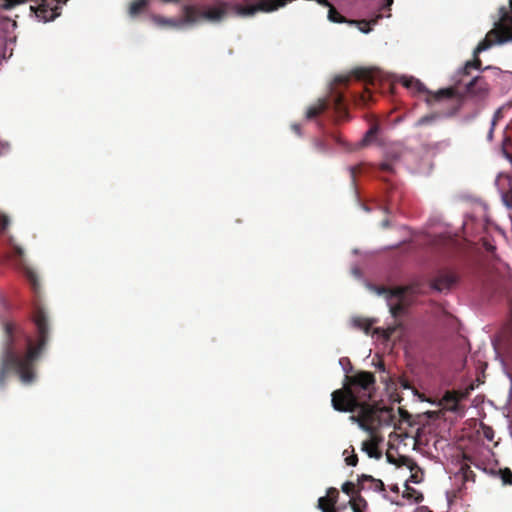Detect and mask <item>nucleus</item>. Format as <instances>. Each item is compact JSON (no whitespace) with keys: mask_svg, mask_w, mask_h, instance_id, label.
<instances>
[{"mask_svg":"<svg viewBox=\"0 0 512 512\" xmlns=\"http://www.w3.org/2000/svg\"><path fill=\"white\" fill-rule=\"evenodd\" d=\"M31 320L35 326L34 338L15 320L1 323L0 390L5 388L10 373L25 385L36 380V364L47 347L51 329L48 314L39 303L34 305Z\"/></svg>","mask_w":512,"mask_h":512,"instance_id":"nucleus-1","label":"nucleus"},{"mask_svg":"<svg viewBox=\"0 0 512 512\" xmlns=\"http://www.w3.org/2000/svg\"><path fill=\"white\" fill-rule=\"evenodd\" d=\"M375 390L376 378L372 372L359 371L354 375H346L343 387L331 394L332 407L339 412L358 411L357 415H351L349 419L364 431L371 432L376 422L396 426L393 408H379L369 404Z\"/></svg>","mask_w":512,"mask_h":512,"instance_id":"nucleus-2","label":"nucleus"},{"mask_svg":"<svg viewBox=\"0 0 512 512\" xmlns=\"http://www.w3.org/2000/svg\"><path fill=\"white\" fill-rule=\"evenodd\" d=\"M191 7L195 9V24L200 21L219 23L228 16L250 17L261 11L259 2L249 4L247 0H217L212 5H191Z\"/></svg>","mask_w":512,"mask_h":512,"instance_id":"nucleus-3","label":"nucleus"},{"mask_svg":"<svg viewBox=\"0 0 512 512\" xmlns=\"http://www.w3.org/2000/svg\"><path fill=\"white\" fill-rule=\"evenodd\" d=\"M400 82L405 88L411 90L412 92L426 93L427 94L426 102L428 104H432L433 102H437V101H442L444 99L452 100L453 106L445 114L446 117L455 116L461 110V108L463 106L464 96L459 95L457 93L456 89L453 87L440 89L437 92H431L426 89V87L420 80H418L412 76H410V77L402 76L400 78Z\"/></svg>","mask_w":512,"mask_h":512,"instance_id":"nucleus-4","label":"nucleus"},{"mask_svg":"<svg viewBox=\"0 0 512 512\" xmlns=\"http://www.w3.org/2000/svg\"><path fill=\"white\" fill-rule=\"evenodd\" d=\"M330 105H332L338 121L344 120L348 116V110L344 96L341 93H335L332 96L330 102L319 99L316 104L308 107L306 110V118L309 120L316 118L324 111H326Z\"/></svg>","mask_w":512,"mask_h":512,"instance_id":"nucleus-5","label":"nucleus"},{"mask_svg":"<svg viewBox=\"0 0 512 512\" xmlns=\"http://www.w3.org/2000/svg\"><path fill=\"white\" fill-rule=\"evenodd\" d=\"M407 287H396L394 289L382 288L379 292L386 295L391 315L397 318L405 313L408 302L406 300Z\"/></svg>","mask_w":512,"mask_h":512,"instance_id":"nucleus-6","label":"nucleus"},{"mask_svg":"<svg viewBox=\"0 0 512 512\" xmlns=\"http://www.w3.org/2000/svg\"><path fill=\"white\" fill-rule=\"evenodd\" d=\"M326 6L329 7L328 19L331 22L349 23L351 25H356L357 28L363 33L370 32L371 26L377 24L378 20L384 16L383 13L379 12L375 17L371 18L370 20H347L344 16L340 14V12L333 5L329 3V5Z\"/></svg>","mask_w":512,"mask_h":512,"instance_id":"nucleus-7","label":"nucleus"},{"mask_svg":"<svg viewBox=\"0 0 512 512\" xmlns=\"http://www.w3.org/2000/svg\"><path fill=\"white\" fill-rule=\"evenodd\" d=\"M183 17L180 19L175 18H166L160 15H154L152 17V20L155 24L163 27H171V28H181L185 25H194L195 24V18L194 13L195 9L194 7H191V5H184L182 7Z\"/></svg>","mask_w":512,"mask_h":512,"instance_id":"nucleus-8","label":"nucleus"},{"mask_svg":"<svg viewBox=\"0 0 512 512\" xmlns=\"http://www.w3.org/2000/svg\"><path fill=\"white\" fill-rule=\"evenodd\" d=\"M10 245L12 248L13 258L17 262L18 265L23 267V270L25 271V276L31 286V289L35 293V295H39L40 293V283L37 277V274L28 266L25 265V259H24V250L13 243L12 239L10 240Z\"/></svg>","mask_w":512,"mask_h":512,"instance_id":"nucleus-9","label":"nucleus"},{"mask_svg":"<svg viewBox=\"0 0 512 512\" xmlns=\"http://www.w3.org/2000/svg\"><path fill=\"white\" fill-rule=\"evenodd\" d=\"M458 281L455 273L449 270L440 271L430 282V287L438 292L449 291Z\"/></svg>","mask_w":512,"mask_h":512,"instance_id":"nucleus-10","label":"nucleus"},{"mask_svg":"<svg viewBox=\"0 0 512 512\" xmlns=\"http://www.w3.org/2000/svg\"><path fill=\"white\" fill-rule=\"evenodd\" d=\"M358 486L360 492L372 490L375 492L385 491L384 483L380 479H376L371 475L362 474L358 476Z\"/></svg>","mask_w":512,"mask_h":512,"instance_id":"nucleus-11","label":"nucleus"},{"mask_svg":"<svg viewBox=\"0 0 512 512\" xmlns=\"http://www.w3.org/2000/svg\"><path fill=\"white\" fill-rule=\"evenodd\" d=\"M388 426L387 424H378L377 422L373 425V429L372 431H368L371 435V439L370 440H366L362 443V450L364 452H366L368 454V456L370 458H380L381 457V452L378 450V438L377 436L374 434L375 432V429L377 426Z\"/></svg>","mask_w":512,"mask_h":512,"instance_id":"nucleus-12","label":"nucleus"},{"mask_svg":"<svg viewBox=\"0 0 512 512\" xmlns=\"http://www.w3.org/2000/svg\"><path fill=\"white\" fill-rule=\"evenodd\" d=\"M466 91L468 94L472 95H484L487 92L486 83L483 78L475 77L467 84Z\"/></svg>","mask_w":512,"mask_h":512,"instance_id":"nucleus-13","label":"nucleus"},{"mask_svg":"<svg viewBox=\"0 0 512 512\" xmlns=\"http://www.w3.org/2000/svg\"><path fill=\"white\" fill-rule=\"evenodd\" d=\"M376 323V319H369L365 317L355 316L351 318V325L353 328L363 331L369 335L373 324Z\"/></svg>","mask_w":512,"mask_h":512,"instance_id":"nucleus-14","label":"nucleus"},{"mask_svg":"<svg viewBox=\"0 0 512 512\" xmlns=\"http://www.w3.org/2000/svg\"><path fill=\"white\" fill-rule=\"evenodd\" d=\"M462 397L463 395L457 391H447L443 396V401L449 410L456 411Z\"/></svg>","mask_w":512,"mask_h":512,"instance_id":"nucleus-15","label":"nucleus"},{"mask_svg":"<svg viewBox=\"0 0 512 512\" xmlns=\"http://www.w3.org/2000/svg\"><path fill=\"white\" fill-rule=\"evenodd\" d=\"M16 25V21L9 17L0 16V38L5 37L7 33L14 30Z\"/></svg>","mask_w":512,"mask_h":512,"instance_id":"nucleus-16","label":"nucleus"},{"mask_svg":"<svg viewBox=\"0 0 512 512\" xmlns=\"http://www.w3.org/2000/svg\"><path fill=\"white\" fill-rule=\"evenodd\" d=\"M360 493L361 492H358L349 500L353 512H363L367 506L366 500L361 496Z\"/></svg>","mask_w":512,"mask_h":512,"instance_id":"nucleus-17","label":"nucleus"},{"mask_svg":"<svg viewBox=\"0 0 512 512\" xmlns=\"http://www.w3.org/2000/svg\"><path fill=\"white\" fill-rule=\"evenodd\" d=\"M353 75L359 81H363L366 84L374 85V77L372 75V72L368 69H356L353 71Z\"/></svg>","mask_w":512,"mask_h":512,"instance_id":"nucleus-18","label":"nucleus"},{"mask_svg":"<svg viewBox=\"0 0 512 512\" xmlns=\"http://www.w3.org/2000/svg\"><path fill=\"white\" fill-rule=\"evenodd\" d=\"M149 0H134L130 3L129 6V14L130 16H137L140 14L147 6Z\"/></svg>","mask_w":512,"mask_h":512,"instance_id":"nucleus-19","label":"nucleus"},{"mask_svg":"<svg viewBox=\"0 0 512 512\" xmlns=\"http://www.w3.org/2000/svg\"><path fill=\"white\" fill-rule=\"evenodd\" d=\"M318 507L322 510V512H337L335 504L332 503V501L326 496L319 498Z\"/></svg>","mask_w":512,"mask_h":512,"instance_id":"nucleus-20","label":"nucleus"},{"mask_svg":"<svg viewBox=\"0 0 512 512\" xmlns=\"http://www.w3.org/2000/svg\"><path fill=\"white\" fill-rule=\"evenodd\" d=\"M341 489L350 498L353 497L358 492H360L358 482L354 483L351 481H347V482L343 483V485L341 486Z\"/></svg>","mask_w":512,"mask_h":512,"instance_id":"nucleus-21","label":"nucleus"},{"mask_svg":"<svg viewBox=\"0 0 512 512\" xmlns=\"http://www.w3.org/2000/svg\"><path fill=\"white\" fill-rule=\"evenodd\" d=\"M379 131V126L377 124H374L370 127V129L365 133L363 139H362V145H368L372 139L377 135Z\"/></svg>","mask_w":512,"mask_h":512,"instance_id":"nucleus-22","label":"nucleus"},{"mask_svg":"<svg viewBox=\"0 0 512 512\" xmlns=\"http://www.w3.org/2000/svg\"><path fill=\"white\" fill-rule=\"evenodd\" d=\"M439 117L438 114L433 113L429 115L422 116L416 122V126H424L433 123Z\"/></svg>","mask_w":512,"mask_h":512,"instance_id":"nucleus-23","label":"nucleus"},{"mask_svg":"<svg viewBox=\"0 0 512 512\" xmlns=\"http://www.w3.org/2000/svg\"><path fill=\"white\" fill-rule=\"evenodd\" d=\"M404 497H407L409 499L413 498L415 500V502H417V503H419L423 500L422 494H420L415 489L410 488L409 486H406V491H405Z\"/></svg>","mask_w":512,"mask_h":512,"instance_id":"nucleus-24","label":"nucleus"},{"mask_svg":"<svg viewBox=\"0 0 512 512\" xmlns=\"http://www.w3.org/2000/svg\"><path fill=\"white\" fill-rule=\"evenodd\" d=\"M500 475L504 485H512V471L509 468L500 470Z\"/></svg>","mask_w":512,"mask_h":512,"instance_id":"nucleus-25","label":"nucleus"},{"mask_svg":"<svg viewBox=\"0 0 512 512\" xmlns=\"http://www.w3.org/2000/svg\"><path fill=\"white\" fill-rule=\"evenodd\" d=\"M394 331H395L394 327H389L387 329L375 328L373 330V334H381L384 339L388 340V339H390V337L392 336Z\"/></svg>","mask_w":512,"mask_h":512,"instance_id":"nucleus-26","label":"nucleus"},{"mask_svg":"<svg viewBox=\"0 0 512 512\" xmlns=\"http://www.w3.org/2000/svg\"><path fill=\"white\" fill-rule=\"evenodd\" d=\"M461 471L463 473V480L464 481H474L475 480V474L470 469L469 466L465 465L461 467Z\"/></svg>","mask_w":512,"mask_h":512,"instance_id":"nucleus-27","label":"nucleus"},{"mask_svg":"<svg viewBox=\"0 0 512 512\" xmlns=\"http://www.w3.org/2000/svg\"><path fill=\"white\" fill-rule=\"evenodd\" d=\"M10 225V218L4 213H0V233H4Z\"/></svg>","mask_w":512,"mask_h":512,"instance_id":"nucleus-28","label":"nucleus"},{"mask_svg":"<svg viewBox=\"0 0 512 512\" xmlns=\"http://www.w3.org/2000/svg\"><path fill=\"white\" fill-rule=\"evenodd\" d=\"M326 497H328L332 501V503L336 505L339 497V491L336 488L331 487L327 490Z\"/></svg>","mask_w":512,"mask_h":512,"instance_id":"nucleus-29","label":"nucleus"},{"mask_svg":"<svg viewBox=\"0 0 512 512\" xmlns=\"http://www.w3.org/2000/svg\"><path fill=\"white\" fill-rule=\"evenodd\" d=\"M314 146L319 152H327L328 151V145L327 143L322 139H315L314 140Z\"/></svg>","mask_w":512,"mask_h":512,"instance_id":"nucleus-30","label":"nucleus"},{"mask_svg":"<svg viewBox=\"0 0 512 512\" xmlns=\"http://www.w3.org/2000/svg\"><path fill=\"white\" fill-rule=\"evenodd\" d=\"M482 431H483V436L488 441H492L494 439V430L491 427L482 425Z\"/></svg>","mask_w":512,"mask_h":512,"instance_id":"nucleus-31","label":"nucleus"},{"mask_svg":"<svg viewBox=\"0 0 512 512\" xmlns=\"http://www.w3.org/2000/svg\"><path fill=\"white\" fill-rule=\"evenodd\" d=\"M379 169L385 173H393L394 172V168L390 162H382L379 165Z\"/></svg>","mask_w":512,"mask_h":512,"instance_id":"nucleus-32","label":"nucleus"},{"mask_svg":"<svg viewBox=\"0 0 512 512\" xmlns=\"http://www.w3.org/2000/svg\"><path fill=\"white\" fill-rule=\"evenodd\" d=\"M352 452H354V450H352ZM345 462L349 466H356L358 463V457L355 453H353L352 455H349L345 458Z\"/></svg>","mask_w":512,"mask_h":512,"instance_id":"nucleus-33","label":"nucleus"},{"mask_svg":"<svg viewBox=\"0 0 512 512\" xmlns=\"http://www.w3.org/2000/svg\"><path fill=\"white\" fill-rule=\"evenodd\" d=\"M349 172H350V176H351L352 182L355 183V179H356L357 174L361 172V165L351 166L349 168Z\"/></svg>","mask_w":512,"mask_h":512,"instance_id":"nucleus-34","label":"nucleus"},{"mask_svg":"<svg viewBox=\"0 0 512 512\" xmlns=\"http://www.w3.org/2000/svg\"><path fill=\"white\" fill-rule=\"evenodd\" d=\"M504 201L508 207H512V189L506 192L504 195Z\"/></svg>","mask_w":512,"mask_h":512,"instance_id":"nucleus-35","label":"nucleus"},{"mask_svg":"<svg viewBox=\"0 0 512 512\" xmlns=\"http://www.w3.org/2000/svg\"><path fill=\"white\" fill-rule=\"evenodd\" d=\"M393 4V0H384L380 5V10H388L390 11V7Z\"/></svg>","mask_w":512,"mask_h":512,"instance_id":"nucleus-36","label":"nucleus"},{"mask_svg":"<svg viewBox=\"0 0 512 512\" xmlns=\"http://www.w3.org/2000/svg\"><path fill=\"white\" fill-rule=\"evenodd\" d=\"M349 81V77L348 76H337L335 78V82L338 83V84H344L346 85Z\"/></svg>","mask_w":512,"mask_h":512,"instance_id":"nucleus-37","label":"nucleus"},{"mask_svg":"<svg viewBox=\"0 0 512 512\" xmlns=\"http://www.w3.org/2000/svg\"><path fill=\"white\" fill-rule=\"evenodd\" d=\"M496 125V118L493 119L492 121V124H491V128L488 132V135H487V138L489 141H491L493 139V133H494V127Z\"/></svg>","mask_w":512,"mask_h":512,"instance_id":"nucleus-38","label":"nucleus"},{"mask_svg":"<svg viewBox=\"0 0 512 512\" xmlns=\"http://www.w3.org/2000/svg\"><path fill=\"white\" fill-rule=\"evenodd\" d=\"M411 460L407 457H401L400 458V462L397 463L398 466H401V465H408V463H410Z\"/></svg>","mask_w":512,"mask_h":512,"instance_id":"nucleus-39","label":"nucleus"},{"mask_svg":"<svg viewBox=\"0 0 512 512\" xmlns=\"http://www.w3.org/2000/svg\"><path fill=\"white\" fill-rule=\"evenodd\" d=\"M292 130L297 134V135H300L301 134V128H300V125L298 124H293L291 126Z\"/></svg>","mask_w":512,"mask_h":512,"instance_id":"nucleus-40","label":"nucleus"},{"mask_svg":"<svg viewBox=\"0 0 512 512\" xmlns=\"http://www.w3.org/2000/svg\"><path fill=\"white\" fill-rule=\"evenodd\" d=\"M398 411H399V413H400V415H401V417H402L403 419L409 418V414H408V412H407V411H405V410H403V409H401V408H399V409H398Z\"/></svg>","mask_w":512,"mask_h":512,"instance_id":"nucleus-41","label":"nucleus"},{"mask_svg":"<svg viewBox=\"0 0 512 512\" xmlns=\"http://www.w3.org/2000/svg\"><path fill=\"white\" fill-rule=\"evenodd\" d=\"M370 96H371V95H370V92H369L368 88H366V92L362 95V100H363L364 102H366V101H367V99H368V98H370Z\"/></svg>","mask_w":512,"mask_h":512,"instance_id":"nucleus-42","label":"nucleus"},{"mask_svg":"<svg viewBox=\"0 0 512 512\" xmlns=\"http://www.w3.org/2000/svg\"><path fill=\"white\" fill-rule=\"evenodd\" d=\"M495 249H496L495 246H493L491 244L486 246V250L489 251V252H493Z\"/></svg>","mask_w":512,"mask_h":512,"instance_id":"nucleus-43","label":"nucleus"},{"mask_svg":"<svg viewBox=\"0 0 512 512\" xmlns=\"http://www.w3.org/2000/svg\"><path fill=\"white\" fill-rule=\"evenodd\" d=\"M343 361H346L349 365H351V363H350V361H349V359H348V358H342V359L340 360V363H342ZM350 370H352V366H350Z\"/></svg>","mask_w":512,"mask_h":512,"instance_id":"nucleus-44","label":"nucleus"},{"mask_svg":"<svg viewBox=\"0 0 512 512\" xmlns=\"http://www.w3.org/2000/svg\"><path fill=\"white\" fill-rule=\"evenodd\" d=\"M387 459L390 463H395V461L393 460V458L390 454H387Z\"/></svg>","mask_w":512,"mask_h":512,"instance_id":"nucleus-45","label":"nucleus"},{"mask_svg":"<svg viewBox=\"0 0 512 512\" xmlns=\"http://www.w3.org/2000/svg\"><path fill=\"white\" fill-rule=\"evenodd\" d=\"M382 226H383V227H388V226H389V222H388V220H384V221L382 222Z\"/></svg>","mask_w":512,"mask_h":512,"instance_id":"nucleus-46","label":"nucleus"}]
</instances>
